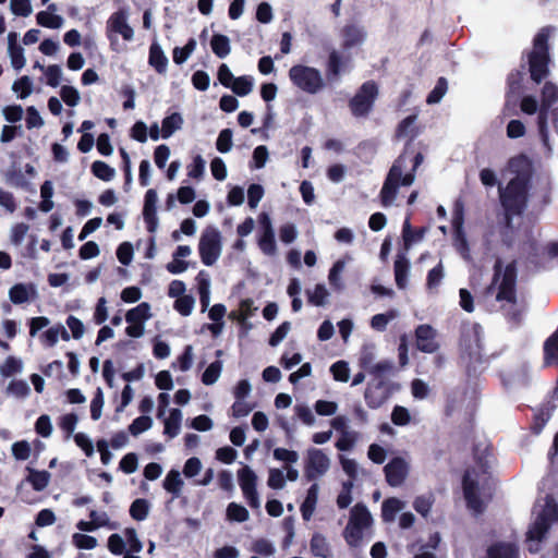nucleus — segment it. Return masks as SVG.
<instances>
[{"label": "nucleus", "mask_w": 558, "mask_h": 558, "mask_svg": "<svg viewBox=\"0 0 558 558\" xmlns=\"http://www.w3.org/2000/svg\"><path fill=\"white\" fill-rule=\"evenodd\" d=\"M523 72L520 70L511 71L507 76L506 107H515L521 97L523 86Z\"/></svg>", "instance_id": "a211bd4d"}, {"label": "nucleus", "mask_w": 558, "mask_h": 558, "mask_svg": "<svg viewBox=\"0 0 558 558\" xmlns=\"http://www.w3.org/2000/svg\"><path fill=\"white\" fill-rule=\"evenodd\" d=\"M329 459L320 450L311 448L307 450V459L304 466V475L307 481H315L324 475L329 469Z\"/></svg>", "instance_id": "9b49d317"}, {"label": "nucleus", "mask_w": 558, "mask_h": 558, "mask_svg": "<svg viewBox=\"0 0 558 558\" xmlns=\"http://www.w3.org/2000/svg\"><path fill=\"white\" fill-rule=\"evenodd\" d=\"M148 63L159 74H165L168 66V58L157 43L149 47Z\"/></svg>", "instance_id": "5701e85b"}, {"label": "nucleus", "mask_w": 558, "mask_h": 558, "mask_svg": "<svg viewBox=\"0 0 558 558\" xmlns=\"http://www.w3.org/2000/svg\"><path fill=\"white\" fill-rule=\"evenodd\" d=\"M517 300H518L517 287L502 286V284L498 286L496 301H498V302L506 301L507 303H515Z\"/></svg>", "instance_id": "0e129e2a"}, {"label": "nucleus", "mask_w": 558, "mask_h": 558, "mask_svg": "<svg viewBox=\"0 0 558 558\" xmlns=\"http://www.w3.org/2000/svg\"><path fill=\"white\" fill-rule=\"evenodd\" d=\"M114 35H121L125 41H131L134 37V31L128 23L126 9L113 12L107 21V37L111 44L116 40Z\"/></svg>", "instance_id": "1a4fd4ad"}, {"label": "nucleus", "mask_w": 558, "mask_h": 558, "mask_svg": "<svg viewBox=\"0 0 558 558\" xmlns=\"http://www.w3.org/2000/svg\"><path fill=\"white\" fill-rule=\"evenodd\" d=\"M330 373L335 380L347 383L350 377L349 365L345 361H337L330 366Z\"/></svg>", "instance_id": "6e6d98bb"}, {"label": "nucleus", "mask_w": 558, "mask_h": 558, "mask_svg": "<svg viewBox=\"0 0 558 558\" xmlns=\"http://www.w3.org/2000/svg\"><path fill=\"white\" fill-rule=\"evenodd\" d=\"M210 47L213 52L220 59L226 58L230 51V39L228 36L222 34H214L210 39Z\"/></svg>", "instance_id": "7c9ffc66"}, {"label": "nucleus", "mask_w": 558, "mask_h": 558, "mask_svg": "<svg viewBox=\"0 0 558 558\" xmlns=\"http://www.w3.org/2000/svg\"><path fill=\"white\" fill-rule=\"evenodd\" d=\"M558 101V87L553 82H546L541 92V105L542 107L551 108V106Z\"/></svg>", "instance_id": "4c0bfd02"}, {"label": "nucleus", "mask_w": 558, "mask_h": 558, "mask_svg": "<svg viewBox=\"0 0 558 558\" xmlns=\"http://www.w3.org/2000/svg\"><path fill=\"white\" fill-rule=\"evenodd\" d=\"M414 333L415 344L418 351L432 354L439 350V343L436 340L437 331L432 325H418Z\"/></svg>", "instance_id": "f8f14e48"}, {"label": "nucleus", "mask_w": 558, "mask_h": 558, "mask_svg": "<svg viewBox=\"0 0 558 558\" xmlns=\"http://www.w3.org/2000/svg\"><path fill=\"white\" fill-rule=\"evenodd\" d=\"M444 278V266L439 262L434 268H432L426 278V288L428 290L437 288Z\"/></svg>", "instance_id": "bf43d9fd"}, {"label": "nucleus", "mask_w": 558, "mask_h": 558, "mask_svg": "<svg viewBox=\"0 0 558 558\" xmlns=\"http://www.w3.org/2000/svg\"><path fill=\"white\" fill-rule=\"evenodd\" d=\"M90 170L96 178L106 182L111 181L116 174L114 169L101 160L94 161Z\"/></svg>", "instance_id": "79ce46f5"}, {"label": "nucleus", "mask_w": 558, "mask_h": 558, "mask_svg": "<svg viewBox=\"0 0 558 558\" xmlns=\"http://www.w3.org/2000/svg\"><path fill=\"white\" fill-rule=\"evenodd\" d=\"M8 391L17 398H25L29 395L31 388L25 380L14 379L9 384Z\"/></svg>", "instance_id": "69168bd1"}, {"label": "nucleus", "mask_w": 558, "mask_h": 558, "mask_svg": "<svg viewBox=\"0 0 558 558\" xmlns=\"http://www.w3.org/2000/svg\"><path fill=\"white\" fill-rule=\"evenodd\" d=\"M411 214L408 215V217L404 220L403 228H402V236L404 244L408 246L414 241H418L424 235V229H412L411 222H410Z\"/></svg>", "instance_id": "c03bdc74"}, {"label": "nucleus", "mask_w": 558, "mask_h": 558, "mask_svg": "<svg viewBox=\"0 0 558 558\" xmlns=\"http://www.w3.org/2000/svg\"><path fill=\"white\" fill-rule=\"evenodd\" d=\"M28 475L26 481L32 485L33 489L36 492L44 490L50 481V473L46 470L38 471L31 466H27Z\"/></svg>", "instance_id": "bb28decb"}, {"label": "nucleus", "mask_w": 558, "mask_h": 558, "mask_svg": "<svg viewBox=\"0 0 558 558\" xmlns=\"http://www.w3.org/2000/svg\"><path fill=\"white\" fill-rule=\"evenodd\" d=\"M398 316L396 310H389L387 313L376 314L371 318V327L377 331H385L390 320Z\"/></svg>", "instance_id": "37998d69"}, {"label": "nucleus", "mask_w": 558, "mask_h": 558, "mask_svg": "<svg viewBox=\"0 0 558 558\" xmlns=\"http://www.w3.org/2000/svg\"><path fill=\"white\" fill-rule=\"evenodd\" d=\"M239 485L243 496L252 509H258L260 506L258 493L256 489L257 476L247 465L238 471Z\"/></svg>", "instance_id": "9d476101"}, {"label": "nucleus", "mask_w": 558, "mask_h": 558, "mask_svg": "<svg viewBox=\"0 0 558 558\" xmlns=\"http://www.w3.org/2000/svg\"><path fill=\"white\" fill-rule=\"evenodd\" d=\"M328 296V291L324 284H316L313 292L307 291V301L308 303L315 306H322L325 304L326 299Z\"/></svg>", "instance_id": "052dcab7"}, {"label": "nucleus", "mask_w": 558, "mask_h": 558, "mask_svg": "<svg viewBox=\"0 0 558 558\" xmlns=\"http://www.w3.org/2000/svg\"><path fill=\"white\" fill-rule=\"evenodd\" d=\"M288 75L295 88L308 95H315L326 87L320 71L314 66L294 64L289 69Z\"/></svg>", "instance_id": "20e7f679"}, {"label": "nucleus", "mask_w": 558, "mask_h": 558, "mask_svg": "<svg viewBox=\"0 0 558 558\" xmlns=\"http://www.w3.org/2000/svg\"><path fill=\"white\" fill-rule=\"evenodd\" d=\"M373 523V518L367 507L357 502L351 509L350 519L343 530V537L350 547H357L363 539V531L369 527Z\"/></svg>", "instance_id": "39448f33"}, {"label": "nucleus", "mask_w": 558, "mask_h": 558, "mask_svg": "<svg viewBox=\"0 0 558 558\" xmlns=\"http://www.w3.org/2000/svg\"><path fill=\"white\" fill-rule=\"evenodd\" d=\"M130 515L136 521H143L147 518L149 512V502L147 499L137 498L130 506Z\"/></svg>", "instance_id": "a19ab883"}, {"label": "nucleus", "mask_w": 558, "mask_h": 558, "mask_svg": "<svg viewBox=\"0 0 558 558\" xmlns=\"http://www.w3.org/2000/svg\"><path fill=\"white\" fill-rule=\"evenodd\" d=\"M378 97V85L375 81L364 82L355 95L349 100V108L353 117L366 118L373 110Z\"/></svg>", "instance_id": "0eeeda50"}, {"label": "nucleus", "mask_w": 558, "mask_h": 558, "mask_svg": "<svg viewBox=\"0 0 558 558\" xmlns=\"http://www.w3.org/2000/svg\"><path fill=\"white\" fill-rule=\"evenodd\" d=\"M183 124V118L179 112H173L167 116L161 122V136L163 138L170 137L177 130H180Z\"/></svg>", "instance_id": "2f4dec72"}, {"label": "nucleus", "mask_w": 558, "mask_h": 558, "mask_svg": "<svg viewBox=\"0 0 558 558\" xmlns=\"http://www.w3.org/2000/svg\"><path fill=\"white\" fill-rule=\"evenodd\" d=\"M462 489L468 508L477 513H482L485 507L478 493V483L470 476L468 471L462 477Z\"/></svg>", "instance_id": "4468645a"}, {"label": "nucleus", "mask_w": 558, "mask_h": 558, "mask_svg": "<svg viewBox=\"0 0 558 558\" xmlns=\"http://www.w3.org/2000/svg\"><path fill=\"white\" fill-rule=\"evenodd\" d=\"M386 482L391 487L400 486L407 478L409 465L403 458H392L384 468Z\"/></svg>", "instance_id": "ddd939ff"}, {"label": "nucleus", "mask_w": 558, "mask_h": 558, "mask_svg": "<svg viewBox=\"0 0 558 558\" xmlns=\"http://www.w3.org/2000/svg\"><path fill=\"white\" fill-rule=\"evenodd\" d=\"M36 21L40 26L51 29L60 28L63 24L62 16L50 13L48 11L38 12L36 15Z\"/></svg>", "instance_id": "58836bf2"}, {"label": "nucleus", "mask_w": 558, "mask_h": 558, "mask_svg": "<svg viewBox=\"0 0 558 558\" xmlns=\"http://www.w3.org/2000/svg\"><path fill=\"white\" fill-rule=\"evenodd\" d=\"M21 360L14 356H8L4 363L0 366V373L3 377H11L22 371Z\"/></svg>", "instance_id": "5fc2aeb1"}, {"label": "nucleus", "mask_w": 558, "mask_h": 558, "mask_svg": "<svg viewBox=\"0 0 558 558\" xmlns=\"http://www.w3.org/2000/svg\"><path fill=\"white\" fill-rule=\"evenodd\" d=\"M343 71V60L340 53L332 50L327 59L326 63V76L328 82H336L339 80L341 72Z\"/></svg>", "instance_id": "393cba45"}, {"label": "nucleus", "mask_w": 558, "mask_h": 558, "mask_svg": "<svg viewBox=\"0 0 558 558\" xmlns=\"http://www.w3.org/2000/svg\"><path fill=\"white\" fill-rule=\"evenodd\" d=\"M150 316H151L150 305L147 302H143L126 312L125 320L129 324H133V323L144 324L145 320L150 318Z\"/></svg>", "instance_id": "c85d7f7f"}, {"label": "nucleus", "mask_w": 558, "mask_h": 558, "mask_svg": "<svg viewBox=\"0 0 558 558\" xmlns=\"http://www.w3.org/2000/svg\"><path fill=\"white\" fill-rule=\"evenodd\" d=\"M389 398V391L383 380L368 383L364 391V399L368 408L378 409Z\"/></svg>", "instance_id": "f3484780"}, {"label": "nucleus", "mask_w": 558, "mask_h": 558, "mask_svg": "<svg viewBox=\"0 0 558 558\" xmlns=\"http://www.w3.org/2000/svg\"><path fill=\"white\" fill-rule=\"evenodd\" d=\"M549 37L550 27H542L534 36L532 50L527 53L530 77L536 84L549 75Z\"/></svg>", "instance_id": "7ed1b4c3"}, {"label": "nucleus", "mask_w": 558, "mask_h": 558, "mask_svg": "<svg viewBox=\"0 0 558 558\" xmlns=\"http://www.w3.org/2000/svg\"><path fill=\"white\" fill-rule=\"evenodd\" d=\"M311 551L316 557L329 558L331 557L330 547L326 537L320 533H314L311 538Z\"/></svg>", "instance_id": "c756f323"}, {"label": "nucleus", "mask_w": 558, "mask_h": 558, "mask_svg": "<svg viewBox=\"0 0 558 558\" xmlns=\"http://www.w3.org/2000/svg\"><path fill=\"white\" fill-rule=\"evenodd\" d=\"M403 508V502L396 497L384 500L381 505V518L385 522L395 520L396 514Z\"/></svg>", "instance_id": "72a5a7b5"}, {"label": "nucleus", "mask_w": 558, "mask_h": 558, "mask_svg": "<svg viewBox=\"0 0 558 558\" xmlns=\"http://www.w3.org/2000/svg\"><path fill=\"white\" fill-rule=\"evenodd\" d=\"M229 88H231L235 95L244 97L252 92L253 83L247 76H239L233 80V84Z\"/></svg>", "instance_id": "3c124183"}, {"label": "nucleus", "mask_w": 558, "mask_h": 558, "mask_svg": "<svg viewBox=\"0 0 558 558\" xmlns=\"http://www.w3.org/2000/svg\"><path fill=\"white\" fill-rule=\"evenodd\" d=\"M195 300L192 295L184 294L175 299L173 308L182 316H189L194 307Z\"/></svg>", "instance_id": "603ef678"}, {"label": "nucleus", "mask_w": 558, "mask_h": 558, "mask_svg": "<svg viewBox=\"0 0 558 558\" xmlns=\"http://www.w3.org/2000/svg\"><path fill=\"white\" fill-rule=\"evenodd\" d=\"M181 420V411L179 409H172L169 417L165 420L163 433L171 438L175 437L180 430Z\"/></svg>", "instance_id": "e433bc0d"}, {"label": "nucleus", "mask_w": 558, "mask_h": 558, "mask_svg": "<svg viewBox=\"0 0 558 558\" xmlns=\"http://www.w3.org/2000/svg\"><path fill=\"white\" fill-rule=\"evenodd\" d=\"M448 89V82L445 77H439L436 82L435 87L428 94L426 102L428 105L437 104L441 100Z\"/></svg>", "instance_id": "8fccbe9b"}, {"label": "nucleus", "mask_w": 558, "mask_h": 558, "mask_svg": "<svg viewBox=\"0 0 558 558\" xmlns=\"http://www.w3.org/2000/svg\"><path fill=\"white\" fill-rule=\"evenodd\" d=\"M508 166L514 178L508 182L505 189L499 190V198L505 209L506 223L510 226L512 217L522 215L527 207L534 169L531 159L524 154L510 158Z\"/></svg>", "instance_id": "f257e3e1"}, {"label": "nucleus", "mask_w": 558, "mask_h": 558, "mask_svg": "<svg viewBox=\"0 0 558 558\" xmlns=\"http://www.w3.org/2000/svg\"><path fill=\"white\" fill-rule=\"evenodd\" d=\"M453 246L462 258L470 259V245L464 231L453 232Z\"/></svg>", "instance_id": "49530a36"}, {"label": "nucleus", "mask_w": 558, "mask_h": 558, "mask_svg": "<svg viewBox=\"0 0 558 558\" xmlns=\"http://www.w3.org/2000/svg\"><path fill=\"white\" fill-rule=\"evenodd\" d=\"M201 260L206 266H213L221 254V234L214 227H207L198 242Z\"/></svg>", "instance_id": "6e6552de"}, {"label": "nucleus", "mask_w": 558, "mask_h": 558, "mask_svg": "<svg viewBox=\"0 0 558 558\" xmlns=\"http://www.w3.org/2000/svg\"><path fill=\"white\" fill-rule=\"evenodd\" d=\"M517 262L512 260L505 268L501 259H497L494 265V276L492 286H495L499 282L502 286H513L517 287Z\"/></svg>", "instance_id": "dca6fc26"}, {"label": "nucleus", "mask_w": 558, "mask_h": 558, "mask_svg": "<svg viewBox=\"0 0 558 558\" xmlns=\"http://www.w3.org/2000/svg\"><path fill=\"white\" fill-rule=\"evenodd\" d=\"M395 280L399 289L403 290L408 284V276L410 270V262L403 254H398L395 264Z\"/></svg>", "instance_id": "4be33fe9"}, {"label": "nucleus", "mask_w": 558, "mask_h": 558, "mask_svg": "<svg viewBox=\"0 0 558 558\" xmlns=\"http://www.w3.org/2000/svg\"><path fill=\"white\" fill-rule=\"evenodd\" d=\"M412 169L410 172H407L405 174H400V181L398 180L399 184L402 186H410L415 180V172L417 168L422 165L424 160V156L421 151L413 153L412 155Z\"/></svg>", "instance_id": "ea45409f"}, {"label": "nucleus", "mask_w": 558, "mask_h": 558, "mask_svg": "<svg viewBox=\"0 0 558 558\" xmlns=\"http://www.w3.org/2000/svg\"><path fill=\"white\" fill-rule=\"evenodd\" d=\"M504 311V315L508 323H510L513 327H519L523 320L524 308L515 303H509V306H501Z\"/></svg>", "instance_id": "f704fd0d"}, {"label": "nucleus", "mask_w": 558, "mask_h": 558, "mask_svg": "<svg viewBox=\"0 0 558 558\" xmlns=\"http://www.w3.org/2000/svg\"><path fill=\"white\" fill-rule=\"evenodd\" d=\"M550 527L549 520L545 514L537 517L535 522L527 531V539L541 542L545 538Z\"/></svg>", "instance_id": "a878e982"}, {"label": "nucleus", "mask_w": 558, "mask_h": 558, "mask_svg": "<svg viewBox=\"0 0 558 558\" xmlns=\"http://www.w3.org/2000/svg\"><path fill=\"white\" fill-rule=\"evenodd\" d=\"M232 130L223 129L220 131L218 138L216 141V148L219 153L226 154L232 148Z\"/></svg>", "instance_id": "13d9d810"}, {"label": "nucleus", "mask_w": 558, "mask_h": 558, "mask_svg": "<svg viewBox=\"0 0 558 558\" xmlns=\"http://www.w3.org/2000/svg\"><path fill=\"white\" fill-rule=\"evenodd\" d=\"M485 558H519V547L511 542H496L487 550Z\"/></svg>", "instance_id": "aec40b11"}, {"label": "nucleus", "mask_w": 558, "mask_h": 558, "mask_svg": "<svg viewBox=\"0 0 558 558\" xmlns=\"http://www.w3.org/2000/svg\"><path fill=\"white\" fill-rule=\"evenodd\" d=\"M318 484L314 483L310 486L306 497L300 507L303 520L308 521L313 517L318 500Z\"/></svg>", "instance_id": "b1692460"}, {"label": "nucleus", "mask_w": 558, "mask_h": 558, "mask_svg": "<svg viewBox=\"0 0 558 558\" xmlns=\"http://www.w3.org/2000/svg\"><path fill=\"white\" fill-rule=\"evenodd\" d=\"M153 425V420L150 416L141 415L133 420V422L129 426V432L133 436H137L147 429H149Z\"/></svg>", "instance_id": "864d4df0"}, {"label": "nucleus", "mask_w": 558, "mask_h": 558, "mask_svg": "<svg viewBox=\"0 0 558 558\" xmlns=\"http://www.w3.org/2000/svg\"><path fill=\"white\" fill-rule=\"evenodd\" d=\"M410 148L411 142H407L403 151L393 161L392 166L390 167L387 173V177L384 181L383 187L379 193L380 203L384 207L390 206L398 195V190L400 186L398 180L400 181V174H402V171L405 168Z\"/></svg>", "instance_id": "423d86ee"}, {"label": "nucleus", "mask_w": 558, "mask_h": 558, "mask_svg": "<svg viewBox=\"0 0 558 558\" xmlns=\"http://www.w3.org/2000/svg\"><path fill=\"white\" fill-rule=\"evenodd\" d=\"M60 97L69 107H75L80 102V93L73 86H62L60 89Z\"/></svg>", "instance_id": "680f3d73"}, {"label": "nucleus", "mask_w": 558, "mask_h": 558, "mask_svg": "<svg viewBox=\"0 0 558 558\" xmlns=\"http://www.w3.org/2000/svg\"><path fill=\"white\" fill-rule=\"evenodd\" d=\"M12 89L15 93H19L20 98L24 99L32 94V90H33L32 80L29 78V76L24 75L13 83Z\"/></svg>", "instance_id": "4d7b16f0"}, {"label": "nucleus", "mask_w": 558, "mask_h": 558, "mask_svg": "<svg viewBox=\"0 0 558 558\" xmlns=\"http://www.w3.org/2000/svg\"><path fill=\"white\" fill-rule=\"evenodd\" d=\"M247 509L236 502H230L227 507V518L234 522H245L248 519Z\"/></svg>", "instance_id": "a18cd8bd"}, {"label": "nucleus", "mask_w": 558, "mask_h": 558, "mask_svg": "<svg viewBox=\"0 0 558 558\" xmlns=\"http://www.w3.org/2000/svg\"><path fill=\"white\" fill-rule=\"evenodd\" d=\"M258 246L260 251L268 256L275 255L277 251L276 240H275V232L269 233L262 232L259 239H258Z\"/></svg>", "instance_id": "de8ad7c7"}, {"label": "nucleus", "mask_w": 558, "mask_h": 558, "mask_svg": "<svg viewBox=\"0 0 558 558\" xmlns=\"http://www.w3.org/2000/svg\"><path fill=\"white\" fill-rule=\"evenodd\" d=\"M416 121V114H410L405 117L403 120H401L396 129L395 132V138L401 140L403 137L409 136L408 142H411V148L408 154L412 155L414 153L413 149V141L418 135L420 131L416 126H414V123Z\"/></svg>", "instance_id": "6ab92c4d"}, {"label": "nucleus", "mask_w": 558, "mask_h": 558, "mask_svg": "<svg viewBox=\"0 0 558 558\" xmlns=\"http://www.w3.org/2000/svg\"><path fill=\"white\" fill-rule=\"evenodd\" d=\"M554 410V405L549 407H543L536 411V413L533 415V424L531 426V430L534 434H539L546 423L549 421L551 416V411Z\"/></svg>", "instance_id": "c9c22d12"}, {"label": "nucleus", "mask_w": 558, "mask_h": 558, "mask_svg": "<svg viewBox=\"0 0 558 558\" xmlns=\"http://www.w3.org/2000/svg\"><path fill=\"white\" fill-rule=\"evenodd\" d=\"M183 481L178 470H170L163 480V488L172 494L173 497H179L182 490Z\"/></svg>", "instance_id": "473e14b6"}, {"label": "nucleus", "mask_w": 558, "mask_h": 558, "mask_svg": "<svg viewBox=\"0 0 558 558\" xmlns=\"http://www.w3.org/2000/svg\"><path fill=\"white\" fill-rule=\"evenodd\" d=\"M157 192L154 189L147 190L144 197L143 217L148 232L154 233L158 227L157 218Z\"/></svg>", "instance_id": "2eb2a0df"}, {"label": "nucleus", "mask_w": 558, "mask_h": 558, "mask_svg": "<svg viewBox=\"0 0 558 558\" xmlns=\"http://www.w3.org/2000/svg\"><path fill=\"white\" fill-rule=\"evenodd\" d=\"M222 364L220 361L210 363L202 375V383L206 386L215 384L221 373Z\"/></svg>", "instance_id": "09e8293b"}, {"label": "nucleus", "mask_w": 558, "mask_h": 558, "mask_svg": "<svg viewBox=\"0 0 558 558\" xmlns=\"http://www.w3.org/2000/svg\"><path fill=\"white\" fill-rule=\"evenodd\" d=\"M481 329L480 324L475 323L463 326L461 330L460 360L465 367L468 377H476L482 372L480 367L485 362L482 354Z\"/></svg>", "instance_id": "f03ea898"}, {"label": "nucleus", "mask_w": 558, "mask_h": 558, "mask_svg": "<svg viewBox=\"0 0 558 558\" xmlns=\"http://www.w3.org/2000/svg\"><path fill=\"white\" fill-rule=\"evenodd\" d=\"M411 416L409 410L401 405H396L391 412V421L395 425L404 426L410 423Z\"/></svg>", "instance_id": "774afa93"}, {"label": "nucleus", "mask_w": 558, "mask_h": 558, "mask_svg": "<svg viewBox=\"0 0 558 558\" xmlns=\"http://www.w3.org/2000/svg\"><path fill=\"white\" fill-rule=\"evenodd\" d=\"M133 252V245L130 242H122L117 248V258L122 265L128 266L132 262Z\"/></svg>", "instance_id": "338daca9"}, {"label": "nucleus", "mask_w": 558, "mask_h": 558, "mask_svg": "<svg viewBox=\"0 0 558 558\" xmlns=\"http://www.w3.org/2000/svg\"><path fill=\"white\" fill-rule=\"evenodd\" d=\"M72 542L78 549H93L97 546V539L94 536L82 533L73 534Z\"/></svg>", "instance_id": "e2e57ef3"}, {"label": "nucleus", "mask_w": 558, "mask_h": 558, "mask_svg": "<svg viewBox=\"0 0 558 558\" xmlns=\"http://www.w3.org/2000/svg\"><path fill=\"white\" fill-rule=\"evenodd\" d=\"M342 47L344 49L353 48L360 44H362L365 39V32L362 27L355 24H347L342 28Z\"/></svg>", "instance_id": "412c9836"}, {"label": "nucleus", "mask_w": 558, "mask_h": 558, "mask_svg": "<svg viewBox=\"0 0 558 558\" xmlns=\"http://www.w3.org/2000/svg\"><path fill=\"white\" fill-rule=\"evenodd\" d=\"M35 293L33 284L16 283L9 290V298L13 304H23L29 300L31 294Z\"/></svg>", "instance_id": "cd10ccee"}]
</instances>
